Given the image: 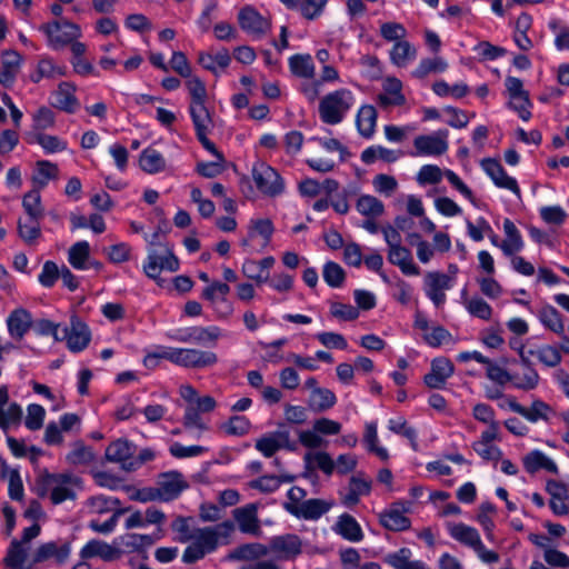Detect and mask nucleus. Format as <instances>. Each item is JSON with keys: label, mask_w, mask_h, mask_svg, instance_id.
Returning <instances> with one entry per match:
<instances>
[{"label": "nucleus", "mask_w": 569, "mask_h": 569, "mask_svg": "<svg viewBox=\"0 0 569 569\" xmlns=\"http://www.w3.org/2000/svg\"><path fill=\"white\" fill-rule=\"evenodd\" d=\"M336 527L337 532L349 541L357 542L360 541L363 537L359 523L352 516L348 513H343L339 517Z\"/></svg>", "instance_id": "42"}, {"label": "nucleus", "mask_w": 569, "mask_h": 569, "mask_svg": "<svg viewBox=\"0 0 569 569\" xmlns=\"http://www.w3.org/2000/svg\"><path fill=\"white\" fill-rule=\"evenodd\" d=\"M157 485V489L161 496V501L176 499L182 490L187 488V483L183 480L182 475L177 471L161 475Z\"/></svg>", "instance_id": "19"}, {"label": "nucleus", "mask_w": 569, "mask_h": 569, "mask_svg": "<svg viewBox=\"0 0 569 569\" xmlns=\"http://www.w3.org/2000/svg\"><path fill=\"white\" fill-rule=\"evenodd\" d=\"M233 518L236 519L241 532L254 536L260 533L261 529L256 505L250 503L234 509Z\"/></svg>", "instance_id": "24"}, {"label": "nucleus", "mask_w": 569, "mask_h": 569, "mask_svg": "<svg viewBox=\"0 0 569 569\" xmlns=\"http://www.w3.org/2000/svg\"><path fill=\"white\" fill-rule=\"evenodd\" d=\"M217 362V353L208 350L191 349V369L210 368Z\"/></svg>", "instance_id": "60"}, {"label": "nucleus", "mask_w": 569, "mask_h": 569, "mask_svg": "<svg viewBox=\"0 0 569 569\" xmlns=\"http://www.w3.org/2000/svg\"><path fill=\"white\" fill-rule=\"evenodd\" d=\"M21 67V56L14 50H7L1 56L0 83L10 87Z\"/></svg>", "instance_id": "27"}, {"label": "nucleus", "mask_w": 569, "mask_h": 569, "mask_svg": "<svg viewBox=\"0 0 569 569\" xmlns=\"http://www.w3.org/2000/svg\"><path fill=\"white\" fill-rule=\"evenodd\" d=\"M32 325V317L29 311L23 308L13 310L8 319L7 326L10 336L16 340H22Z\"/></svg>", "instance_id": "25"}, {"label": "nucleus", "mask_w": 569, "mask_h": 569, "mask_svg": "<svg viewBox=\"0 0 569 569\" xmlns=\"http://www.w3.org/2000/svg\"><path fill=\"white\" fill-rule=\"evenodd\" d=\"M448 131L438 130L432 134L418 136L413 140L416 156H440L448 150Z\"/></svg>", "instance_id": "12"}, {"label": "nucleus", "mask_w": 569, "mask_h": 569, "mask_svg": "<svg viewBox=\"0 0 569 569\" xmlns=\"http://www.w3.org/2000/svg\"><path fill=\"white\" fill-rule=\"evenodd\" d=\"M539 319L542 325L557 335L565 332V323L559 311L551 306H546L539 311Z\"/></svg>", "instance_id": "50"}, {"label": "nucleus", "mask_w": 569, "mask_h": 569, "mask_svg": "<svg viewBox=\"0 0 569 569\" xmlns=\"http://www.w3.org/2000/svg\"><path fill=\"white\" fill-rule=\"evenodd\" d=\"M82 488V480L72 473H49L41 471L36 480V491L38 496L50 495V500L54 505L62 503L66 500H74L76 489Z\"/></svg>", "instance_id": "2"}, {"label": "nucleus", "mask_w": 569, "mask_h": 569, "mask_svg": "<svg viewBox=\"0 0 569 569\" xmlns=\"http://www.w3.org/2000/svg\"><path fill=\"white\" fill-rule=\"evenodd\" d=\"M22 207L30 219H40L43 216L40 191L30 190L23 196Z\"/></svg>", "instance_id": "56"}, {"label": "nucleus", "mask_w": 569, "mask_h": 569, "mask_svg": "<svg viewBox=\"0 0 569 569\" xmlns=\"http://www.w3.org/2000/svg\"><path fill=\"white\" fill-rule=\"evenodd\" d=\"M337 402L335 393L326 388L315 389L310 395V407L318 411H325L333 407Z\"/></svg>", "instance_id": "53"}, {"label": "nucleus", "mask_w": 569, "mask_h": 569, "mask_svg": "<svg viewBox=\"0 0 569 569\" xmlns=\"http://www.w3.org/2000/svg\"><path fill=\"white\" fill-rule=\"evenodd\" d=\"M162 358L177 366L191 369V348H163Z\"/></svg>", "instance_id": "58"}, {"label": "nucleus", "mask_w": 569, "mask_h": 569, "mask_svg": "<svg viewBox=\"0 0 569 569\" xmlns=\"http://www.w3.org/2000/svg\"><path fill=\"white\" fill-rule=\"evenodd\" d=\"M322 276L325 281L333 288L340 287L345 281V271L336 262H327L323 267Z\"/></svg>", "instance_id": "64"}, {"label": "nucleus", "mask_w": 569, "mask_h": 569, "mask_svg": "<svg viewBox=\"0 0 569 569\" xmlns=\"http://www.w3.org/2000/svg\"><path fill=\"white\" fill-rule=\"evenodd\" d=\"M357 210L367 218H377L385 211L383 203L376 197L365 194L359 197L356 204Z\"/></svg>", "instance_id": "51"}, {"label": "nucleus", "mask_w": 569, "mask_h": 569, "mask_svg": "<svg viewBox=\"0 0 569 569\" xmlns=\"http://www.w3.org/2000/svg\"><path fill=\"white\" fill-rule=\"evenodd\" d=\"M416 56V48L406 40L396 42L390 50L391 62L400 68L406 67L409 62L415 60Z\"/></svg>", "instance_id": "40"}, {"label": "nucleus", "mask_w": 569, "mask_h": 569, "mask_svg": "<svg viewBox=\"0 0 569 569\" xmlns=\"http://www.w3.org/2000/svg\"><path fill=\"white\" fill-rule=\"evenodd\" d=\"M252 178L257 188L264 194L277 196L283 190L279 173L266 162L257 161L253 164Z\"/></svg>", "instance_id": "7"}, {"label": "nucleus", "mask_w": 569, "mask_h": 569, "mask_svg": "<svg viewBox=\"0 0 569 569\" xmlns=\"http://www.w3.org/2000/svg\"><path fill=\"white\" fill-rule=\"evenodd\" d=\"M452 362L443 357L436 358L431 362V371L425 376V383L431 389H441L453 373Z\"/></svg>", "instance_id": "18"}, {"label": "nucleus", "mask_w": 569, "mask_h": 569, "mask_svg": "<svg viewBox=\"0 0 569 569\" xmlns=\"http://www.w3.org/2000/svg\"><path fill=\"white\" fill-rule=\"evenodd\" d=\"M221 336V330L219 327H193L178 336V340L184 343H206V342H216Z\"/></svg>", "instance_id": "29"}, {"label": "nucleus", "mask_w": 569, "mask_h": 569, "mask_svg": "<svg viewBox=\"0 0 569 569\" xmlns=\"http://www.w3.org/2000/svg\"><path fill=\"white\" fill-rule=\"evenodd\" d=\"M372 481L363 472H357L348 482L345 492L340 493L341 503L348 508L356 506L362 496H368L371 491Z\"/></svg>", "instance_id": "14"}, {"label": "nucleus", "mask_w": 569, "mask_h": 569, "mask_svg": "<svg viewBox=\"0 0 569 569\" xmlns=\"http://www.w3.org/2000/svg\"><path fill=\"white\" fill-rule=\"evenodd\" d=\"M200 413V410H197L194 405H187L183 415L184 428L190 430H198L199 432L207 430L208 427L202 420Z\"/></svg>", "instance_id": "61"}, {"label": "nucleus", "mask_w": 569, "mask_h": 569, "mask_svg": "<svg viewBox=\"0 0 569 569\" xmlns=\"http://www.w3.org/2000/svg\"><path fill=\"white\" fill-rule=\"evenodd\" d=\"M82 559L99 557L104 561H113L121 557V550L98 539L88 541L80 551Z\"/></svg>", "instance_id": "21"}, {"label": "nucleus", "mask_w": 569, "mask_h": 569, "mask_svg": "<svg viewBox=\"0 0 569 569\" xmlns=\"http://www.w3.org/2000/svg\"><path fill=\"white\" fill-rule=\"evenodd\" d=\"M28 141L30 143L40 144L47 153L59 152L67 149V143L58 137L41 132L30 133Z\"/></svg>", "instance_id": "49"}, {"label": "nucleus", "mask_w": 569, "mask_h": 569, "mask_svg": "<svg viewBox=\"0 0 569 569\" xmlns=\"http://www.w3.org/2000/svg\"><path fill=\"white\" fill-rule=\"evenodd\" d=\"M411 550L401 548L396 552L388 553L383 560L395 569H429L420 560H411Z\"/></svg>", "instance_id": "34"}, {"label": "nucleus", "mask_w": 569, "mask_h": 569, "mask_svg": "<svg viewBox=\"0 0 569 569\" xmlns=\"http://www.w3.org/2000/svg\"><path fill=\"white\" fill-rule=\"evenodd\" d=\"M467 311L479 319L489 320L492 316V309L487 301L480 297H473L465 300Z\"/></svg>", "instance_id": "59"}, {"label": "nucleus", "mask_w": 569, "mask_h": 569, "mask_svg": "<svg viewBox=\"0 0 569 569\" xmlns=\"http://www.w3.org/2000/svg\"><path fill=\"white\" fill-rule=\"evenodd\" d=\"M90 258V244L87 241H79L72 244L68 251L69 263L78 270L88 268L87 262Z\"/></svg>", "instance_id": "44"}, {"label": "nucleus", "mask_w": 569, "mask_h": 569, "mask_svg": "<svg viewBox=\"0 0 569 569\" xmlns=\"http://www.w3.org/2000/svg\"><path fill=\"white\" fill-rule=\"evenodd\" d=\"M119 503L120 501L117 498L106 496L91 497L87 501L89 512L96 515H102L112 511L117 506H119Z\"/></svg>", "instance_id": "57"}, {"label": "nucleus", "mask_w": 569, "mask_h": 569, "mask_svg": "<svg viewBox=\"0 0 569 569\" xmlns=\"http://www.w3.org/2000/svg\"><path fill=\"white\" fill-rule=\"evenodd\" d=\"M40 30L46 33L48 43L53 49H61L81 36L80 27L66 19L42 24Z\"/></svg>", "instance_id": "5"}, {"label": "nucleus", "mask_w": 569, "mask_h": 569, "mask_svg": "<svg viewBox=\"0 0 569 569\" xmlns=\"http://www.w3.org/2000/svg\"><path fill=\"white\" fill-rule=\"evenodd\" d=\"M238 23L244 32L256 38L263 37L271 29L270 20L262 17L251 6H246L239 10Z\"/></svg>", "instance_id": "11"}, {"label": "nucleus", "mask_w": 569, "mask_h": 569, "mask_svg": "<svg viewBox=\"0 0 569 569\" xmlns=\"http://www.w3.org/2000/svg\"><path fill=\"white\" fill-rule=\"evenodd\" d=\"M59 177V168L56 163L48 160H39L31 177L34 190L40 191L46 188L50 180H57Z\"/></svg>", "instance_id": "30"}, {"label": "nucleus", "mask_w": 569, "mask_h": 569, "mask_svg": "<svg viewBox=\"0 0 569 569\" xmlns=\"http://www.w3.org/2000/svg\"><path fill=\"white\" fill-rule=\"evenodd\" d=\"M412 503L410 501L393 502L388 509L379 516L380 523L388 530L402 531L410 528V519L405 515L410 512Z\"/></svg>", "instance_id": "9"}, {"label": "nucleus", "mask_w": 569, "mask_h": 569, "mask_svg": "<svg viewBox=\"0 0 569 569\" xmlns=\"http://www.w3.org/2000/svg\"><path fill=\"white\" fill-rule=\"evenodd\" d=\"M190 518L178 516L171 523L173 531L179 533L177 541L181 543L189 542V546L182 553V561L187 565L194 563L203 559L208 553L213 552L219 545L221 537H228L233 526L229 522L220 523L216 527H203L194 530L190 529Z\"/></svg>", "instance_id": "1"}, {"label": "nucleus", "mask_w": 569, "mask_h": 569, "mask_svg": "<svg viewBox=\"0 0 569 569\" xmlns=\"http://www.w3.org/2000/svg\"><path fill=\"white\" fill-rule=\"evenodd\" d=\"M503 230L506 239L500 243V248L506 256H513L523 247L521 236L515 223L509 219L503 221Z\"/></svg>", "instance_id": "37"}, {"label": "nucleus", "mask_w": 569, "mask_h": 569, "mask_svg": "<svg viewBox=\"0 0 569 569\" xmlns=\"http://www.w3.org/2000/svg\"><path fill=\"white\" fill-rule=\"evenodd\" d=\"M186 86L191 97L189 112L192 121L211 118V114L206 106L207 89L204 83L198 77L188 78Z\"/></svg>", "instance_id": "10"}, {"label": "nucleus", "mask_w": 569, "mask_h": 569, "mask_svg": "<svg viewBox=\"0 0 569 569\" xmlns=\"http://www.w3.org/2000/svg\"><path fill=\"white\" fill-rule=\"evenodd\" d=\"M383 92L378 96V102L382 107L402 106L406 102L405 96L401 93V81L397 78H387L383 81Z\"/></svg>", "instance_id": "31"}, {"label": "nucleus", "mask_w": 569, "mask_h": 569, "mask_svg": "<svg viewBox=\"0 0 569 569\" xmlns=\"http://www.w3.org/2000/svg\"><path fill=\"white\" fill-rule=\"evenodd\" d=\"M28 551L21 541L13 540L8 549L4 563L9 569H29L24 567Z\"/></svg>", "instance_id": "47"}, {"label": "nucleus", "mask_w": 569, "mask_h": 569, "mask_svg": "<svg viewBox=\"0 0 569 569\" xmlns=\"http://www.w3.org/2000/svg\"><path fill=\"white\" fill-rule=\"evenodd\" d=\"M507 405L513 412L522 416L531 423L540 420L548 421L552 415L551 407L539 399L533 400L530 407H523L515 398H508Z\"/></svg>", "instance_id": "15"}, {"label": "nucleus", "mask_w": 569, "mask_h": 569, "mask_svg": "<svg viewBox=\"0 0 569 569\" xmlns=\"http://www.w3.org/2000/svg\"><path fill=\"white\" fill-rule=\"evenodd\" d=\"M291 72L300 78H312L315 66L310 54H295L289 59Z\"/></svg>", "instance_id": "48"}, {"label": "nucleus", "mask_w": 569, "mask_h": 569, "mask_svg": "<svg viewBox=\"0 0 569 569\" xmlns=\"http://www.w3.org/2000/svg\"><path fill=\"white\" fill-rule=\"evenodd\" d=\"M61 332L60 338L62 341L66 340L68 349L72 352L84 350L91 340L89 327L76 316L71 318L69 326L62 327Z\"/></svg>", "instance_id": "8"}, {"label": "nucleus", "mask_w": 569, "mask_h": 569, "mask_svg": "<svg viewBox=\"0 0 569 569\" xmlns=\"http://www.w3.org/2000/svg\"><path fill=\"white\" fill-rule=\"evenodd\" d=\"M179 269V260L173 254L171 248L167 244L162 246V250H150L148 252L147 262L143 264V271L147 277L159 281L162 270L174 272Z\"/></svg>", "instance_id": "6"}, {"label": "nucleus", "mask_w": 569, "mask_h": 569, "mask_svg": "<svg viewBox=\"0 0 569 569\" xmlns=\"http://www.w3.org/2000/svg\"><path fill=\"white\" fill-rule=\"evenodd\" d=\"M70 555L69 543H57L49 541L40 545L32 556V563H41L54 559L58 563H63Z\"/></svg>", "instance_id": "20"}, {"label": "nucleus", "mask_w": 569, "mask_h": 569, "mask_svg": "<svg viewBox=\"0 0 569 569\" xmlns=\"http://www.w3.org/2000/svg\"><path fill=\"white\" fill-rule=\"evenodd\" d=\"M305 461L309 467L318 468L328 476L335 470V461L325 451L308 452L305 456Z\"/></svg>", "instance_id": "54"}, {"label": "nucleus", "mask_w": 569, "mask_h": 569, "mask_svg": "<svg viewBox=\"0 0 569 569\" xmlns=\"http://www.w3.org/2000/svg\"><path fill=\"white\" fill-rule=\"evenodd\" d=\"M372 186L378 193L390 197L397 190L398 182L392 176L379 173L373 177Z\"/></svg>", "instance_id": "63"}, {"label": "nucleus", "mask_w": 569, "mask_h": 569, "mask_svg": "<svg viewBox=\"0 0 569 569\" xmlns=\"http://www.w3.org/2000/svg\"><path fill=\"white\" fill-rule=\"evenodd\" d=\"M267 546L271 559L243 565L239 569H280L277 561L293 560L302 552V541L293 533L272 537Z\"/></svg>", "instance_id": "3"}, {"label": "nucleus", "mask_w": 569, "mask_h": 569, "mask_svg": "<svg viewBox=\"0 0 569 569\" xmlns=\"http://www.w3.org/2000/svg\"><path fill=\"white\" fill-rule=\"evenodd\" d=\"M388 261L397 266L405 274L418 276L420 273L419 268L412 261L410 250L402 244L389 248Z\"/></svg>", "instance_id": "28"}, {"label": "nucleus", "mask_w": 569, "mask_h": 569, "mask_svg": "<svg viewBox=\"0 0 569 569\" xmlns=\"http://www.w3.org/2000/svg\"><path fill=\"white\" fill-rule=\"evenodd\" d=\"M162 536H163L162 529L158 528V533L156 536L128 533V535H124L121 537V542L124 547H127L133 551H139L147 547L152 546Z\"/></svg>", "instance_id": "46"}, {"label": "nucleus", "mask_w": 569, "mask_h": 569, "mask_svg": "<svg viewBox=\"0 0 569 569\" xmlns=\"http://www.w3.org/2000/svg\"><path fill=\"white\" fill-rule=\"evenodd\" d=\"M523 466L530 473H535L540 469H545L551 473H558V467L555 461L539 450H533L525 456Z\"/></svg>", "instance_id": "35"}, {"label": "nucleus", "mask_w": 569, "mask_h": 569, "mask_svg": "<svg viewBox=\"0 0 569 569\" xmlns=\"http://www.w3.org/2000/svg\"><path fill=\"white\" fill-rule=\"evenodd\" d=\"M268 556V546L260 542L243 543L234 548L228 555V559L236 561H246L254 563L263 561L262 558Z\"/></svg>", "instance_id": "23"}, {"label": "nucleus", "mask_w": 569, "mask_h": 569, "mask_svg": "<svg viewBox=\"0 0 569 569\" xmlns=\"http://www.w3.org/2000/svg\"><path fill=\"white\" fill-rule=\"evenodd\" d=\"M196 130V134L202 147L211 152L216 159H223L222 154L218 151L216 146L208 139V133L210 132L213 122L212 118H206L200 120L192 121Z\"/></svg>", "instance_id": "43"}, {"label": "nucleus", "mask_w": 569, "mask_h": 569, "mask_svg": "<svg viewBox=\"0 0 569 569\" xmlns=\"http://www.w3.org/2000/svg\"><path fill=\"white\" fill-rule=\"evenodd\" d=\"M76 87L70 82H61L53 92V107L67 112H73L78 106L74 96Z\"/></svg>", "instance_id": "33"}, {"label": "nucleus", "mask_w": 569, "mask_h": 569, "mask_svg": "<svg viewBox=\"0 0 569 569\" xmlns=\"http://www.w3.org/2000/svg\"><path fill=\"white\" fill-rule=\"evenodd\" d=\"M139 166L144 172L153 174L164 170L166 160L156 149L147 148L139 157Z\"/></svg>", "instance_id": "41"}, {"label": "nucleus", "mask_w": 569, "mask_h": 569, "mask_svg": "<svg viewBox=\"0 0 569 569\" xmlns=\"http://www.w3.org/2000/svg\"><path fill=\"white\" fill-rule=\"evenodd\" d=\"M332 507V502L322 499H308L301 503H284V509L298 517L306 520H317L322 515L327 513Z\"/></svg>", "instance_id": "13"}, {"label": "nucleus", "mask_w": 569, "mask_h": 569, "mask_svg": "<svg viewBox=\"0 0 569 569\" xmlns=\"http://www.w3.org/2000/svg\"><path fill=\"white\" fill-rule=\"evenodd\" d=\"M229 291L230 288L227 283L214 281L203 289L201 297L210 302V305L218 312L219 317H227L230 313V309L227 311H218L217 303L224 302Z\"/></svg>", "instance_id": "36"}, {"label": "nucleus", "mask_w": 569, "mask_h": 569, "mask_svg": "<svg viewBox=\"0 0 569 569\" xmlns=\"http://www.w3.org/2000/svg\"><path fill=\"white\" fill-rule=\"evenodd\" d=\"M448 530L455 540L473 550L482 542L477 529L465 523H448Z\"/></svg>", "instance_id": "32"}, {"label": "nucleus", "mask_w": 569, "mask_h": 569, "mask_svg": "<svg viewBox=\"0 0 569 569\" xmlns=\"http://www.w3.org/2000/svg\"><path fill=\"white\" fill-rule=\"evenodd\" d=\"M522 358V372L512 373L513 386L521 390H532L539 383L538 372L530 366L529 360L523 356Z\"/></svg>", "instance_id": "38"}, {"label": "nucleus", "mask_w": 569, "mask_h": 569, "mask_svg": "<svg viewBox=\"0 0 569 569\" xmlns=\"http://www.w3.org/2000/svg\"><path fill=\"white\" fill-rule=\"evenodd\" d=\"M355 104V96L348 89L327 93L319 103V116L326 124L340 123Z\"/></svg>", "instance_id": "4"}, {"label": "nucleus", "mask_w": 569, "mask_h": 569, "mask_svg": "<svg viewBox=\"0 0 569 569\" xmlns=\"http://www.w3.org/2000/svg\"><path fill=\"white\" fill-rule=\"evenodd\" d=\"M398 158L399 152L381 146L369 147L361 153V160L367 164L373 163L377 159H381L386 162H395Z\"/></svg>", "instance_id": "52"}, {"label": "nucleus", "mask_w": 569, "mask_h": 569, "mask_svg": "<svg viewBox=\"0 0 569 569\" xmlns=\"http://www.w3.org/2000/svg\"><path fill=\"white\" fill-rule=\"evenodd\" d=\"M19 237L28 244H33L41 234L39 219H30L18 221Z\"/></svg>", "instance_id": "55"}, {"label": "nucleus", "mask_w": 569, "mask_h": 569, "mask_svg": "<svg viewBox=\"0 0 569 569\" xmlns=\"http://www.w3.org/2000/svg\"><path fill=\"white\" fill-rule=\"evenodd\" d=\"M250 421L243 416H233L222 425V429L230 436H243L249 432Z\"/></svg>", "instance_id": "62"}, {"label": "nucleus", "mask_w": 569, "mask_h": 569, "mask_svg": "<svg viewBox=\"0 0 569 569\" xmlns=\"http://www.w3.org/2000/svg\"><path fill=\"white\" fill-rule=\"evenodd\" d=\"M290 432L286 428H279L256 441V449L264 457L273 456L281 448H289Z\"/></svg>", "instance_id": "17"}, {"label": "nucleus", "mask_w": 569, "mask_h": 569, "mask_svg": "<svg viewBox=\"0 0 569 569\" xmlns=\"http://www.w3.org/2000/svg\"><path fill=\"white\" fill-rule=\"evenodd\" d=\"M230 56L228 50L222 49L216 54H211L208 52H201L199 54L198 61L199 63L207 70H210L214 73L218 72V69H226L230 63Z\"/></svg>", "instance_id": "45"}, {"label": "nucleus", "mask_w": 569, "mask_h": 569, "mask_svg": "<svg viewBox=\"0 0 569 569\" xmlns=\"http://www.w3.org/2000/svg\"><path fill=\"white\" fill-rule=\"evenodd\" d=\"M426 295L439 307L446 301V290L450 289V278L441 272H427L425 276Z\"/></svg>", "instance_id": "16"}, {"label": "nucleus", "mask_w": 569, "mask_h": 569, "mask_svg": "<svg viewBox=\"0 0 569 569\" xmlns=\"http://www.w3.org/2000/svg\"><path fill=\"white\" fill-rule=\"evenodd\" d=\"M481 166L497 187L511 190L517 196H520V189L517 184V181L513 178L507 176L502 166L498 161L493 159H485L481 162Z\"/></svg>", "instance_id": "22"}, {"label": "nucleus", "mask_w": 569, "mask_h": 569, "mask_svg": "<svg viewBox=\"0 0 569 569\" xmlns=\"http://www.w3.org/2000/svg\"><path fill=\"white\" fill-rule=\"evenodd\" d=\"M131 457V447L127 440H116L110 443L106 450V458L111 462H120L122 469L126 471H133L137 469V463L127 461Z\"/></svg>", "instance_id": "26"}, {"label": "nucleus", "mask_w": 569, "mask_h": 569, "mask_svg": "<svg viewBox=\"0 0 569 569\" xmlns=\"http://www.w3.org/2000/svg\"><path fill=\"white\" fill-rule=\"evenodd\" d=\"M377 111L372 106H362L357 114L356 124L359 133L365 138H370L376 128Z\"/></svg>", "instance_id": "39"}]
</instances>
